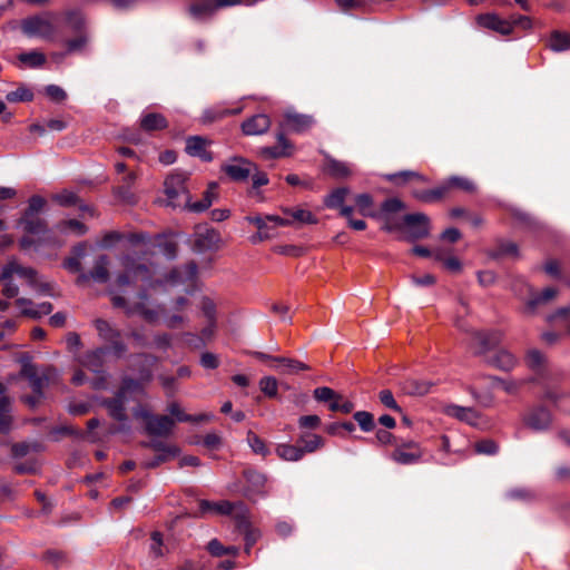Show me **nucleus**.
I'll return each mask as SVG.
<instances>
[{
    "label": "nucleus",
    "mask_w": 570,
    "mask_h": 570,
    "mask_svg": "<svg viewBox=\"0 0 570 570\" xmlns=\"http://www.w3.org/2000/svg\"><path fill=\"white\" fill-rule=\"evenodd\" d=\"M121 266L124 272L118 274L115 281L119 291H109L112 306L121 308L127 316L138 315L148 323H156L164 314V308L159 304H149L145 287L151 284L150 268L131 255L121 257Z\"/></svg>",
    "instance_id": "nucleus-1"
},
{
    "label": "nucleus",
    "mask_w": 570,
    "mask_h": 570,
    "mask_svg": "<svg viewBox=\"0 0 570 570\" xmlns=\"http://www.w3.org/2000/svg\"><path fill=\"white\" fill-rule=\"evenodd\" d=\"M18 225L22 227L26 235L19 239V246L22 250L33 249L39 252L45 247L57 248L61 244L48 228V224L39 216H21Z\"/></svg>",
    "instance_id": "nucleus-2"
},
{
    "label": "nucleus",
    "mask_w": 570,
    "mask_h": 570,
    "mask_svg": "<svg viewBox=\"0 0 570 570\" xmlns=\"http://www.w3.org/2000/svg\"><path fill=\"white\" fill-rule=\"evenodd\" d=\"M131 394H145V386L129 376L121 380V384L114 397L105 399L102 405L107 409L108 414L121 425L119 431L127 432L130 430L128 415L126 412L127 396Z\"/></svg>",
    "instance_id": "nucleus-3"
},
{
    "label": "nucleus",
    "mask_w": 570,
    "mask_h": 570,
    "mask_svg": "<svg viewBox=\"0 0 570 570\" xmlns=\"http://www.w3.org/2000/svg\"><path fill=\"white\" fill-rule=\"evenodd\" d=\"M132 414L136 419L145 421V431L150 436H169L175 426V420L168 415H154L144 406L138 405L134 409Z\"/></svg>",
    "instance_id": "nucleus-4"
},
{
    "label": "nucleus",
    "mask_w": 570,
    "mask_h": 570,
    "mask_svg": "<svg viewBox=\"0 0 570 570\" xmlns=\"http://www.w3.org/2000/svg\"><path fill=\"white\" fill-rule=\"evenodd\" d=\"M21 376L29 381V385L35 394H43V390L51 384H57L60 374L57 368L46 366L39 370L33 364H24L20 372Z\"/></svg>",
    "instance_id": "nucleus-5"
},
{
    "label": "nucleus",
    "mask_w": 570,
    "mask_h": 570,
    "mask_svg": "<svg viewBox=\"0 0 570 570\" xmlns=\"http://www.w3.org/2000/svg\"><path fill=\"white\" fill-rule=\"evenodd\" d=\"M166 203L174 208L188 204L186 175L181 173L169 175L164 183Z\"/></svg>",
    "instance_id": "nucleus-6"
},
{
    "label": "nucleus",
    "mask_w": 570,
    "mask_h": 570,
    "mask_svg": "<svg viewBox=\"0 0 570 570\" xmlns=\"http://www.w3.org/2000/svg\"><path fill=\"white\" fill-rule=\"evenodd\" d=\"M22 32L28 37H37L43 40H53L56 28L48 14L29 17L21 22Z\"/></svg>",
    "instance_id": "nucleus-7"
},
{
    "label": "nucleus",
    "mask_w": 570,
    "mask_h": 570,
    "mask_svg": "<svg viewBox=\"0 0 570 570\" xmlns=\"http://www.w3.org/2000/svg\"><path fill=\"white\" fill-rule=\"evenodd\" d=\"M423 454V449L417 442L413 440H402L395 443L389 458L396 464L412 465L419 463L422 460Z\"/></svg>",
    "instance_id": "nucleus-8"
},
{
    "label": "nucleus",
    "mask_w": 570,
    "mask_h": 570,
    "mask_svg": "<svg viewBox=\"0 0 570 570\" xmlns=\"http://www.w3.org/2000/svg\"><path fill=\"white\" fill-rule=\"evenodd\" d=\"M95 327L98 332L99 337L109 344L107 352H112L116 356L120 357L127 352L126 344L121 341V333L115 328L109 322L97 318L95 321Z\"/></svg>",
    "instance_id": "nucleus-9"
},
{
    "label": "nucleus",
    "mask_w": 570,
    "mask_h": 570,
    "mask_svg": "<svg viewBox=\"0 0 570 570\" xmlns=\"http://www.w3.org/2000/svg\"><path fill=\"white\" fill-rule=\"evenodd\" d=\"M240 507V514L237 515L236 528L244 534L245 552L248 554L250 549L261 538V531L252 527L249 521V510L246 505Z\"/></svg>",
    "instance_id": "nucleus-10"
},
{
    "label": "nucleus",
    "mask_w": 570,
    "mask_h": 570,
    "mask_svg": "<svg viewBox=\"0 0 570 570\" xmlns=\"http://www.w3.org/2000/svg\"><path fill=\"white\" fill-rule=\"evenodd\" d=\"M403 222L411 239H422L429 236L430 218L425 214H406Z\"/></svg>",
    "instance_id": "nucleus-11"
},
{
    "label": "nucleus",
    "mask_w": 570,
    "mask_h": 570,
    "mask_svg": "<svg viewBox=\"0 0 570 570\" xmlns=\"http://www.w3.org/2000/svg\"><path fill=\"white\" fill-rule=\"evenodd\" d=\"M239 505H246L244 502H230L228 500H222V501H208V500H200L199 501V509L202 513H216L220 515H233L235 521L237 520V515L240 514V507Z\"/></svg>",
    "instance_id": "nucleus-12"
},
{
    "label": "nucleus",
    "mask_w": 570,
    "mask_h": 570,
    "mask_svg": "<svg viewBox=\"0 0 570 570\" xmlns=\"http://www.w3.org/2000/svg\"><path fill=\"white\" fill-rule=\"evenodd\" d=\"M142 445L150 448L156 452H159V455H156L153 460L144 463L145 468L147 469H154L158 466L160 463H164L169 459L177 456L180 453V450L176 445L166 444L159 440H150L148 442H142Z\"/></svg>",
    "instance_id": "nucleus-13"
},
{
    "label": "nucleus",
    "mask_w": 570,
    "mask_h": 570,
    "mask_svg": "<svg viewBox=\"0 0 570 570\" xmlns=\"http://www.w3.org/2000/svg\"><path fill=\"white\" fill-rule=\"evenodd\" d=\"M222 170L235 181H245L256 170V166L245 158H233L223 165Z\"/></svg>",
    "instance_id": "nucleus-14"
},
{
    "label": "nucleus",
    "mask_w": 570,
    "mask_h": 570,
    "mask_svg": "<svg viewBox=\"0 0 570 570\" xmlns=\"http://www.w3.org/2000/svg\"><path fill=\"white\" fill-rule=\"evenodd\" d=\"M315 119L312 115L288 111L284 115L282 126L285 130L295 134H305L314 125Z\"/></svg>",
    "instance_id": "nucleus-15"
},
{
    "label": "nucleus",
    "mask_w": 570,
    "mask_h": 570,
    "mask_svg": "<svg viewBox=\"0 0 570 570\" xmlns=\"http://www.w3.org/2000/svg\"><path fill=\"white\" fill-rule=\"evenodd\" d=\"M109 258L107 255H100L95 261L94 267L89 273H80L77 277L76 283L78 285H85L90 279L97 283H106L109 279Z\"/></svg>",
    "instance_id": "nucleus-16"
},
{
    "label": "nucleus",
    "mask_w": 570,
    "mask_h": 570,
    "mask_svg": "<svg viewBox=\"0 0 570 570\" xmlns=\"http://www.w3.org/2000/svg\"><path fill=\"white\" fill-rule=\"evenodd\" d=\"M476 23L484 29L495 31L502 36H510L512 33L510 18L503 19L493 12L479 14L476 17Z\"/></svg>",
    "instance_id": "nucleus-17"
},
{
    "label": "nucleus",
    "mask_w": 570,
    "mask_h": 570,
    "mask_svg": "<svg viewBox=\"0 0 570 570\" xmlns=\"http://www.w3.org/2000/svg\"><path fill=\"white\" fill-rule=\"evenodd\" d=\"M277 145L271 147H262L259 155L264 159H277L288 157L293 151V144L285 137L283 131L276 135Z\"/></svg>",
    "instance_id": "nucleus-18"
},
{
    "label": "nucleus",
    "mask_w": 570,
    "mask_h": 570,
    "mask_svg": "<svg viewBox=\"0 0 570 570\" xmlns=\"http://www.w3.org/2000/svg\"><path fill=\"white\" fill-rule=\"evenodd\" d=\"M244 478L248 487L244 490V497L250 501H255L257 497L265 494L264 488L266 483V476L254 470H246Z\"/></svg>",
    "instance_id": "nucleus-19"
},
{
    "label": "nucleus",
    "mask_w": 570,
    "mask_h": 570,
    "mask_svg": "<svg viewBox=\"0 0 570 570\" xmlns=\"http://www.w3.org/2000/svg\"><path fill=\"white\" fill-rule=\"evenodd\" d=\"M503 334L498 331L474 332L472 335L476 354H483L500 344Z\"/></svg>",
    "instance_id": "nucleus-20"
},
{
    "label": "nucleus",
    "mask_w": 570,
    "mask_h": 570,
    "mask_svg": "<svg viewBox=\"0 0 570 570\" xmlns=\"http://www.w3.org/2000/svg\"><path fill=\"white\" fill-rule=\"evenodd\" d=\"M220 234L215 229H205L197 233L194 240V250L197 253H207L217 250L220 246Z\"/></svg>",
    "instance_id": "nucleus-21"
},
{
    "label": "nucleus",
    "mask_w": 570,
    "mask_h": 570,
    "mask_svg": "<svg viewBox=\"0 0 570 570\" xmlns=\"http://www.w3.org/2000/svg\"><path fill=\"white\" fill-rule=\"evenodd\" d=\"M135 360L137 363L134 366L139 376L136 381L144 386L145 383H149L153 380V367L158 362V358L151 354L140 353L135 356Z\"/></svg>",
    "instance_id": "nucleus-22"
},
{
    "label": "nucleus",
    "mask_w": 570,
    "mask_h": 570,
    "mask_svg": "<svg viewBox=\"0 0 570 570\" xmlns=\"http://www.w3.org/2000/svg\"><path fill=\"white\" fill-rule=\"evenodd\" d=\"M271 127V118L265 114H257L247 118L242 124V131L246 136L265 134Z\"/></svg>",
    "instance_id": "nucleus-23"
},
{
    "label": "nucleus",
    "mask_w": 570,
    "mask_h": 570,
    "mask_svg": "<svg viewBox=\"0 0 570 570\" xmlns=\"http://www.w3.org/2000/svg\"><path fill=\"white\" fill-rule=\"evenodd\" d=\"M444 412L446 415L455 417L459 421L465 422L472 426H479L481 424L480 413L473 407L451 404L445 407Z\"/></svg>",
    "instance_id": "nucleus-24"
},
{
    "label": "nucleus",
    "mask_w": 570,
    "mask_h": 570,
    "mask_svg": "<svg viewBox=\"0 0 570 570\" xmlns=\"http://www.w3.org/2000/svg\"><path fill=\"white\" fill-rule=\"evenodd\" d=\"M197 272V264L195 262H189L184 266L171 269L167 276V282L173 285L191 283L195 281Z\"/></svg>",
    "instance_id": "nucleus-25"
},
{
    "label": "nucleus",
    "mask_w": 570,
    "mask_h": 570,
    "mask_svg": "<svg viewBox=\"0 0 570 570\" xmlns=\"http://www.w3.org/2000/svg\"><path fill=\"white\" fill-rule=\"evenodd\" d=\"M17 274L19 277L27 279L30 284L36 282L37 272L32 267H26L19 265L17 262H9L6 266H3L0 279L12 278V275Z\"/></svg>",
    "instance_id": "nucleus-26"
},
{
    "label": "nucleus",
    "mask_w": 570,
    "mask_h": 570,
    "mask_svg": "<svg viewBox=\"0 0 570 570\" xmlns=\"http://www.w3.org/2000/svg\"><path fill=\"white\" fill-rule=\"evenodd\" d=\"M525 424L534 431L546 430L551 424V414L542 406L535 407L525 416Z\"/></svg>",
    "instance_id": "nucleus-27"
},
{
    "label": "nucleus",
    "mask_w": 570,
    "mask_h": 570,
    "mask_svg": "<svg viewBox=\"0 0 570 570\" xmlns=\"http://www.w3.org/2000/svg\"><path fill=\"white\" fill-rule=\"evenodd\" d=\"M207 140L200 136H191L186 140V153L193 157H198L204 161H212V153L206 149Z\"/></svg>",
    "instance_id": "nucleus-28"
},
{
    "label": "nucleus",
    "mask_w": 570,
    "mask_h": 570,
    "mask_svg": "<svg viewBox=\"0 0 570 570\" xmlns=\"http://www.w3.org/2000/svg\"><path fill=\"white\" fill-rule=\"evenodd\" d=\"M16 304L20 307L21 314L23 316H28L33 320H38L45 315L50 314L53 308L52 304L49 302H42L38 305H35L33 308H24V305H32V301L23 297L17 298Z\"/></svg>",
    "instance_id": "nucleus-29"
},
{
    "label": "nucleus",
    "mask_w": 570,
    "mask_h": 570,
    "mask_svg": "<svg viewBox=\"0 0 570 570\" xmlns=\"http://www.w3.org/2000/svg\"><path fill=\"white\" fill-rule=\"evenodd\" d=\"M106 353L107 350L104 347L88 351L79 358V363L94 373H100L104 367V356Z\"/></svg>",
    "instance_id": "nucleus-30"
},
{
    "label": "nucleus",
    "mask_w": 570,
    "mask_h": 570,
    "mask_svg": "<svg viewBox=\"0 0 570 570\" xmlns=\"http://www.w3.org/2000/svg\"><path fill=\"white\" fill-rule=\"evenodd\" d=\"M137 179V175L135 171H129L125 174L120 179V185L115 189V194L122 202L127 204L136 203V196L132 193V186L135 185Z\"/></svg>",
    "instance_id": "nucleus-31"
},
{
    "label": "nucleus",
    "mask_w": 570,
    "mask_h": 570,
    "mask_svg": "<svg viewBox=\"0 0 570 570\" xmlns=\"http://www.w3.org/2000/svg\"><path fill=\"white\" fill-rule=\"evenodd\" d=\"M242 106H237L235 108H227L224 105H216L204 111L202 120L204 124H210L229 116L238 115L242 112Z\"/></svg>",
    "instance_id": "nucleus-32"
},
{
    "label": "nucleus",
    "mask_w": 570,
    "mask_h": 570,
    "mask_svg": "<svg viewBox=\"0 0 570 570\" xmlns=\"http://www.w3.org/2000/svg\"><path fill=\"white\" fill-rule=\"evenodd\" d=\"M248 223L255 225L259 233L262 232H272V228L268 226V223H274L275 226H286L292 223V220L282 218L279 216L267 215L262 217L259 215L247 216L245 218Z\"/></svg>",
    "instance_id": "nucleus-33"
},
{
    "label": "nucleus",
    "mask_w": 570,
    "mask_h": 570,
    "mask_svg": "<svg viewBox=\"0 0 570 570\" xmlns=\"http://www.w3.org/2000/svg\"><path fill=\"white\" fill-rule=\"evenodd\" d=\"M167 127V119L159 112H147L140 117V128L147 132L163 130Z\"/></svg>",
    "instance_id": "nucleus-34"
},
{
    "label": "nucleus",
    "mask_w": 570,
    "mask_h": 570,
    "mask_svg": "<svg viewBox=\"0 0 570 570\" xmlns=\"http://www.w3.org/2000/svg\"><path fill=\"white\" fill-rule=\"evenodd\" d=\"M489 363L499 370L511 371L517 364V358L509 351L500 350L489 360Z\"/></svg>",
    "instance_id": "nucleus-35"
},
{
    "label": "nucleus",
    "mask_w": 570,
    "mask_h": 570,
    "mask_svg": "<svg viewBox=\"0 0 570 570\" xmlns=\"http://www.w3.org/2000/svg\"><path fill=\"white\" fill-rule=\"evenodd\" d=\"M275 451L276 454L284 461L296 462L302 460L304 456V450H302L301 446L288 443L277 444Z\"/></svg>",
    "instance_id": "nucleus-36"
},
{
    "label": "nucleus",
    "mask_w": 570,
    "mask_h": 570,
    "mask_svg": "<svg viewBox=\"0 0 570 570\" xmlns=\"http://www.w3.org/2000/svg\"><path fill=\"white\" fill-rule=\"evenodd\" d=\"M548 47L556 52L570 49V33L566 31L554 30L548 39Z\"/></svg>",
    "instance_id": "nucleus-37"
},
{
    "label": "nucleus",
    "mask_w": 570,
    "mask_h": 570,
    "mask_svg": "<svg viewBox=\"0 0 570 570\" xmlns=\"http://www.w3.org/2000/svg\"><path fill=\"white\" fill-rule=\"evenodd\" d=\"M274 362L283 366L282 373L284 374H297L303 371H308L309 366L298 360L278 356L274 358Z\"/></svg>",
    "instance_id": "nucleus-38"
},
{
    "label": "nucleus",
    "mask_w": 570,
    "mask_h": 570,
    "mask_svg": "<svg viewBox=\"0 0 570 570\" xmlns=\"http://www.w3.org/2000/svg\"><path fill=\"white\" fill-rule=\"evenodd\" d=\"M11 400L8 396L0 397V432L8 433L11 429Z\"/></svg>",
    "instance_id": "nucleus-39"
},
{
    "label": "nucleus",
    "mask_w": 570,
    "mask_h": 570,
    "mask_svg": "<svg viewBox=\"0 0 570 570\" xmlns=\"http://www.w3.org/2000/svg\"><path fill=\"white\" fill-rule=\"evenodd\" d=\"M558 291L554 287H547L541 293L533 295L527 303V311L534 313L537 306L546 304L557 296Z\"/></svg>",
    "instance_id": "nucleus-40"
},
{
    "label": "nucleus",
    "mask_w": 570,
    "mask_h": 570,
    "mask_svg": "<svg viewBox=\"0 0 570 570\" xmlns=\"http://www.w3.org/2000/svg\"><path fill=\"white\" fill-rule=\"evenodd\" d=\"M446 195H448L446 186H444L443 184H441L432 189H425V190L414 193L415 198H417L419 200L424 202V203L438 202V200L442 199L443 197H445Z\"/></svg>",
    "instance_id": "nucleus-41"
},
{
    "label": "nucleus",
    "mask_w": 570,
    "mask_h": 570,
    "mask_svg": "<svg viewBox=\"0 0 570 570\" xmlns=\"http://www.w3.org/2000/svg\"><path fill=\"white\" fill-rule=\"evenodd\" d=\"M443 185L446 186V194L453 188L461 189L466 193H473L475 190L474 183L462 176H451L443 183Z\"/></svg>",
    "instance_id": "nucleus-42"
},
{
    "label": "nucleus",
    "mask_w": 570,
    "mask_h": 570,
    "mask_svg": "<svg viewBox=\"0 0 570 570\" xmlns=\"http://www.w3.org/2000/svg\"><path fill=\"white\" fill-rule=\"evenodd\" d=\"M348 193L347 187L335 188L324 198V205L327 208L337 209L342 207Z\"/></svg>",
    "instance_id": "nucleus-43"
},
{
    "label": "nucleus",
    "mask_w": 570,
    "mask_h": 570,
    "mask_svg": "<svg viewBox=\"0 0 570 570\" xmlns=\"http://www.w3.org/2000/svg\"><path fill=\"white\" fill-rule=\"evenodd\" d=\"M298 442L303 444L304 455L306 453H313L324 445V440L318 434H302L298 438Z\"/></svg>",
    "instance_id": "nucleus-44"
},
{
    "label": "nucleus",
    "mask_w": 570,
    "mask_h": 570,
    "mask_svg": "<svg viewBox=\"0 0 570 570\" xmlns=\"http://www.w3.org/2000/svg\"><path fill=\"white\" fill-rule=\"evenodd\" d=\"M73 253L76 254V256L67 258L63 263V266L70 273H83L81 269L80 258L86 255V245L78 244L77 246H75Z\"/></svg>",
    "instance_id": "nucleus-45"
},
{
    "label": "nucleus",
    "mask_w": 570,
    "mask_h": 570,
    "mask_svg": "<svg viewBox=\"0 0 570 570\" xmlns=\"http://www.w3.org/2000/svg\"><path fill=\"white\" fill-rule=\"evenodd\" d=\"M246 441L255 454L262 455L263 458H266L271 454V451L265 441L253 431L247 432Z\"/></svg>",
    "instance_id": "nucleus-46"
},
{
    "label": "nucleus",
    "mask_w": 570,
    "mask_h": 570,
    "mask_svg": "<svg viewBox=\"0 0 570 570\" xmlns=\"http://www.w3.org/2000/svg\"><path fill=\"white\" fill-rule=\"evenodd\" d=\"M213 203V191L212 188H208L204 195L203 198L199 202L191 203L190 196L188 195V204H184L181 207L187 208L190 212L194 213H202L205 212Z\"/></svg>",
    "instance_id": "nucleus-47"
},
{
    "label": "nucleus",
    "mask_w": 570,
    "mask_h": 570,
    "mask_svg": "<svg viewBox=\"0 0 570 570\" xmlns=\"http://www.w3.org/2000/svg\"><path fill=\"white\" fill-rule=\"evenodd\" d=\"M188 10L193 18L202 20L215 12V6L210 1H202L191 4Z\"/></svg>",
    "instance_id": "nucleus-48"
},
{
    "label": "nucleus",
    "mask_w": 570,
    "mask_h": 570,
    "mask_svg": "<svg viewBox=\"0 0 570 570\" xmlns=\"http://www.w3.org/2000/svg\"><path fill=\"white\" fill-rule=\"evenodd\" d=\"M18 60L30 68H39L45 65L46 56L42 52L32 50L20 53Z\"/></svg>",
    "instance_id": "nucleus-49"
},
{
    "label": "nucleus",
    "mask_w": 570,
    "mask_h": 570,
    "mask_svg": "<svg viewBox=\"0 0 570 570\" xmlns=\"http://www.w3.org/2000/svg\"><path fill=\"white\" fill-rule=\"evenodd\" d=\"M56 229L60 233H67L68 230H70L78 236H81L87 233L86 225L77 219L62 220L56 225Z\"/></svg>",
    "instance_id": "nucleus-50"
},
{
    "label": "nucleus",
    "mask_w": 570,
    "mask_h": 570,
    "mask_svg": "<svg viewBox=\"0 0 570 570\" xmlns=\"http://www.w3.org/2000/svg\"><path fill=\"white\" fill-rule=\"evenodd\" d=\"M431 383L417 380H407L404 384V390L411 395H425L431 390Z\"/></svg>",
    "instance_id": "nucleus-51"
},
{
    "label": "nucleus",
    "mask_w": 570,
    "mask_h": 570,
    "mask_svg": "<svg viewBox=\"0 0 570 570\" xmlns=\"http://www.w3.org/2000/svg\"><path fill=\"white\" fill-rule=\"evenodd\" d=\"M353 417L363 432H371L374 430L375 422L372 413L367 411H357L353 414Z\"/></svg>",
    "instance_id": "nucleus-52"
},
{
    "label": "nucleus",
    "mask_w": 570,
    "mask_h": 570,
    "mask_svg": "<svg viewBox=\"0 0 570 570\" xmlns=\"http://www.w3.org/2000/svg\"><path fill=\"white\" fill-rule=\"evenodd\" d=\"M355 205L363 216H374L372 213L373 197L370 194H358L354 198Z\"/></svg>",
    "instance_id": "nucleus-53"
},
{
    "label": "nucleus",
    "mask_w": 570,
    "mask_h": 570,
    "mask_svg": "<svg viewBox=\"0 0 570 570\" xmlns=\"http://www.w3.org/2000/svg\"><path fill=\"white\" fill-rule=\"evenodd\" d=\"M284 213L292 217L293 222H298L302 224H315L317 220L315 216L305 209L295 208V209H284Z\"/></svg>",
    "instance_id": "nucleus-54"
},
{
    "label": "nucleus",
    "mask_w": 570,
    "mask_h": 570,
    "mask_svg": "<svg viewBox=\"0 0 570 570\" xmlns=\"http://www.w3.org/2000/svg\"><path fill=\"white\" fill-rule=\"evenodd\" d=\"M88 41V36L83 32H81L73 39L66 40L65 46L67 49V53L71 55L75 52H82L86 49Z\"/></svg>",
    "instance_id": "nucleus-55"
},
{
    "label": "nucleus",
    "mask_w": 570,
    "mask_h": 570,
    "mask_svg": "<svg viewBox=\"0 0 570 570\" xmlns=\"http://www.w3.org/2000/svg\"><path fill=\"white\" fill-rule=\"evenodd\" d=\"M386 178L389 181H391L395 185L404 184L407 180L414 179V178L421 179V180L424 179V177L421 174H419L416 171H412V170H403V171L390 174L386 176Z\"/></svg>",
    "instance_id": "nucleus-56"
},
{
    "label": "nucleus",
    "mask_w": 570,
    "mask_h": 570,
    "mask_svg": "<svg viewBox=\"0 0 570 570\" xmlns=\"http://www.w3.org/2000/svg\"><path fill=\"white\" fill-rule=\"evenodd\" d=\"M6 99L9 102L31 101L33 99V92L26 87H19L8 92Z\"/></svg>",
    "instance_id": "nucleus-57"
},
{
    "label": "nucleus",
    "mask_w": 570,
    "mask_h": 570,
    "mask_svg": "<svg viewBox=\"0 0 570 570\" xmlns=\"http://www.w3.org/2000/svg\"><path fill=\"white\" fill-rule=\"evenodd\" d=\"M46 199L39 195H33L28 200V207L23 212L22 216H38L37 214L43 209Z\"/></svg>",
    "instance_id": "nucleus-58"
},
{
    "label": "nucleus",
    "mask_w": 570,
    "mask_h": 570,
    "mask_svg": "<svg viewBox=\"0 0 570 570\" xmlns=\"http://www.w3.org/2000/svg\"><path fill=\"white\" fill-rule=\"evenodd\" d=\"M259 389L268 397H274L278 390L277 380L273 376H264L259 380Z\"/></svg>",
    "instance_id": "nucleus-59"
},
{
    "label": "nucleus",
    "mask_w": 570,
    "mask_h": 570,
    "mask_svg": "<svg viewBox=\"0 0 570 570\" xmlns=\"http://www.w3.org/2000/svg\"><path fill=\"white\" fill-rule=\"evenodd\" d=\"M475 452L479 454L493 455L498 453L499 446L491 439H483L475 443Z\"/></svg>",
    "instance_id": "nucleus-60"
},
{
    "label": "nucleus",
    "mask_w": 570,
    "mask_h": 570,
    "mask_svg": "<svg viewBox=\"0 0 570 570\" xmlns=\"http://www.w3.org/2000/svg\"><path fill=\"white\" fill-rule=\"evenodd\" d=\"M379 400L385 407L399 413L402 412L401 406L397 404L393 396V393L390 390H382L379 393Z\"/></svg>",
    "instance_id": "nucleus-61"
},
{
    "label": "nucleus",
    "mask_w": 570,
    "mask_h": 570,
    "mask_svg": "<svg viewBox=\"0 0 570 570\" xmlns=\"http://www.w3.org/2000/svg\"><path fill=\"white\" fill-rule=\"evenodd\" d=\"M434 257L438 261H442L444 267L446 269H449L450 272L458 273L461 271L462 265H461V262L456 257H454V256L443 257V255L440 250H436L434 253Z\"/></svg>",
    "instance_id": "nucleus-62"
},
{
    "label": "nucleus",
    "mask_w": 570,
    "mask_h": 570,
    "mask_svg": "<svg viewBox=\"0 0 570 570\" xmlns=\"http://www.w3.org/2000/svg\"><path fill=\"white\" fill-rule=\"evenodd\" d=\"M202 312L208 322H216V304L207 296L202 299Z\"/></svg>",
    "instance_id": "nucleus-63"
},
{
    "label": "nucleus",
    "mask_w": 570,
    "mask_h": 570,
    "mask_svg": "<svg viewBox=\"0 0 570 570\" xmlns=\"http://www.w3.org/2000/svg\"><path fill=\"white\" fill-rule=\"evenodd\" d=\"M313 397L317 402L327 403L331 400H333V397H336V392L333 389H331V387L321 386V387H316L313 391Z\"/></svg>",
    "instance_id": "nucleus-64"
}]
</instances>
